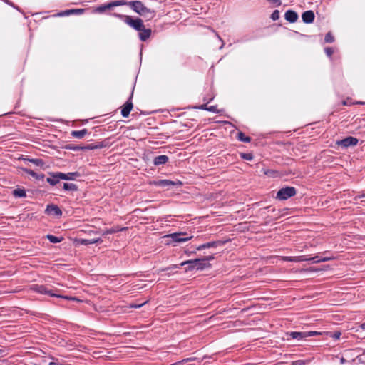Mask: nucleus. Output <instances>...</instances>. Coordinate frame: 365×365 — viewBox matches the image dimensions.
<instances>
[{
    "label": "nucleus",
    "mask_w": 365,
    "mask_h": 365,
    "mask_svg": "<svg viewBox=\"0 0 365 365\" xmlns=\"http://www.w3.org/2000/svg\"><path fill=\"white\" fill-rule=\"evenodd\" d=\"M202 259H205V262H208V261L212 260L214 259V256L213 255H210V256L205 257H203Z\"/></svg>",
    "instance_id": "c03bdc74"
},
{
    "label": "nucleus",
    "mask_w": 365,
    "mask_h": 365,
    "mask_svg": "<svg viewBox=\"0 0 365 365\" xmlns=\"http://www.w3.org/2000/svg\"><path fill=\"white\" fill-rule=\"evenodd\" d=\"M45 212L47 215H53L56 217H60L62 215V211L57 205H48L46 208Z\"/></svg>",
    "instance_id": "6e6552de"
},
{
    "label": "nucleus",
    "mask_w": 365,
    "mask_h": 365,
    "mask_svg": "<svg viewBox=\"0 0 365 365\" xmlns=\"http://www.w3.org/2000/svg\"><path fill=\"white\" fill-rule=\"evenodd\" d=\"M106 9V6L105 4H102L101 6H99L98 7L96 8V11L98 13H103L104 12Z\"/></svg>",
    "instance_id": "e433bc0d"
},
{
    "label": "nucleus",
    "mask_w": 365,
    "mask_h": 365,
    "mask_svg": "<svg viewBox=\"0 0 365 365\" xmlns=\"http://www.w3.org/2000/svg\"><path fill=\"white\" fill-rule=\"evenodd\" d=\"M305 334H307V337L313 336L315 335H318L319 333L317 331H305Z\"/></svg>",
    "instance_id": "ea45409f"
},
{
    "label": "nucleus",
    "mask_w": 365,
    "mask_h": 365,
    "mask_svg": "<svg viewBox=\"0 0 365 365\" xmlns=\"http://www.w3.org/2000/svg\"><path fill=\"white\" fill-rule=\"evenodd\" d=\"M343 104H344V105H346V101H344V102H343Z\"/></svg>",
    "instance_id": "5fc2aeb1"
},
{
    "label": "nucleus",
    "mask_w": 365,
    "mask_h": 365,
    "mask_svg": "<svg viewBox=\"0 0 365 365\" xmlns=\"http://www.w3.org/2000/svg\"><path fill=\"white\" fill-rule=\"evenodd\" d=\"M274 171L273 170H267V171L264 172V173L266 175H270L271 173H273Z\"/></svg>",
    "instance_id": "49530a36"
},
{
    "label": "nucleus",
    "mask_w": 365,
    "mask_h": 365,
    "mask_svg": "<svg viewBox=\"0 0 365 365\" xmlns=\"http://www.w3.org/2000/svg\"><path fill=\"white\" fill-rule=\"evenodd\" d=\"M340 335H341V334H340L339 332H338V333H335V334H334V338H335V339H339V336H340Z\"/></svg>",
    "instance_id": "de8ad7c7"
},
{
    "label": "nucleus",
    "mask_w": 365,
    "mask_h": 365,
    "mask_svg": "<svg viewBox=\"0 0 365 365\" xmlns=\"http://www.w3.org/2000/svg\"><path fill=\"white\" fill-rule=\"evenodd\" d=\"M46 238L52 243H58L61 242L62 237H58L52 235H47Z\"/></svg>",
    "instance_id": "c85d7f7f"
},
{
    "label": "nucleus",
    "mask_w": 365,
    "mask_h": 365,
    "mask_svg": "<svg viewBox=\"0 0 365 365\" xmlns=\"http://www.w3.org/2000/svg\"><path fill=\"white\" fill-rule=\"evenodd\" d=\"M334 41V37L331 32H328L324 37V42L331 43Z\"/></svg>",
    "instance_id": "7c9ffc66"
},
{
    "label": "nucleus",
    "mask_w": 365,
    "mask_h": 365,
    "mask_svg": "<svg viewBox=\"0 0 365 365\" xmlns=\"http://www.w3.org/2000/svg\"><path fill=\"white\" fill-rule=\"evenodd\" d=\"M105 6H106V9H110L115 7L114 1H111L108 4H106Z\"/></svg>",
    "instance_id": "a19ab883"
},
{
    "label": "nucleus",
    "mask_w": 365,
    "mask_h": 365,
    "mask_svg": "<svg viewBox=\"0 0 365 365\" xmlns=\"http://www.w3.org/2000/svg\"><path fill=\"white\" fill-rule=\"evenodd\" d=\"M24 160L31 162L38 167H43L45 164L44 161L40 158H24Z\"/></svg>",
    "instance_id": "4be33fe9"
},
{
    "label": "nucleus",
    "mask_w": 365,
    "mask_h": 365,
    "mask_svg": "<svg viewBox=\"0 0 365 365\" xmlns=\"http://www.w3.org/2000/svg\"><path fill=\"white\" fill-rule=\"evenodd\" d=\"M282 260L284 262H301L308 261V258L306 256H285L282 257Z\"/></svg>",
    "instance_id": "9d476101"
},
{
    "label": "nucleus",
    "mask_w": 365,
    "mask_h": 365,
    "mask_svg": "<svg viewBox=\"0 0 365 365\" xmlns=\"http://www.w3.org/2000/svg\"><path fill=\"white\" fill-rule=\"evenodd\" d=\"M237 139L240 141L244 142V143H249L251 140V138L250 137L245 136V134L243 133H242V132H240L237 134Z\"/></svg>",
    "instance_id": "cd10ccee"
},
{
    "label": "nucleus",
    "mask_w": 365,
    "mask_h": 365,
    "mask_svg": "<svg viewBox=\"0 0 365 365\" xmlns=\"http://www.w3.org/2000/svg\"><path fill=\"white\" fill-rule=\"evenodd\" d=\"M142 306V304H135V305H133L132 307H135V308H139Z\"/></svg>",
    "instance_id": "8fccbe9b"
},
{
    "label": "nucleus",
    "mask_w": 365,
    "mask_h": 365,
    "mask_svg": "<svg viewBox=\"0 0 365 365\" xmlns=\"http://www.w3.org/2000/svg\"><path fill=\"white\" fill-rule=\"evenodd\" d=\"M284 18L287 21L290 23H294L298 19V14L293 10H287L285 12Z\"/></svg>",
    "instance_id": "ddd939ff"
},
{
    "label": "nucleus",
    "mask_w": 365,
    "mask_h": 365,
    "mask_svg": "<svg viewBox=\"0 0 365 365\" xmlns=\"http://www.w3.org/2000/svg\"><path fill=\"white\" fill-rule=\"evenodd\" d=\"M31 290L41 294H46L53 297L63 298L69 300H76L75 297H70L67 296H63L55 293L52 289H49L46 286L41 284H32L30 288Z\"/></svg>",
    "instance_id": "20e7f679"
},
{
    "label": "nucleus",
    "mask_w": 365,
    "mask_h": 365,
    "mask_svg": "<svg viewBox=\"0 0 365 365\" xmlns=\"http://www.w3.org/2000/svg\"><path fill=\"white\" fill-rule=\"evenodd\" d=\"M356 103H357V104H360V105H364V104H365L364 102H357Z\"/></svg>",
    "instance_id": "603ef678"
},
{
    "label": "nucleus",
    "mask_w": 365,
    "mask_h": 365,
    "mask_svg": "<svg viewBox=\"0 0 365 365\" xmlns=\"http://www.w3.org/2000/svg\"><path fill=\"white\" fill-rule=\"evenodd\" d=\"M103 240L101 238H93V239H80L78 242L81 245H88L92 244L101 243Z\"/></svg>",
    "instance_id": "a211bd4d"
},
{
    "label": "nucleus",
    "mask_w": 365,
    "mask_h": 365,
    "mask_svg": "<svg viewBox=\"0 0 365 365\" xmlns=\"http://www.w3.org/2000/svg\"><path fill=\"white\" fill-rule=\"evenodd\" d=\"M132 95L129 98V99L126 101V103L123 105L121 109V115L124 118L128 117L131 110L133 109V105L131 101Z\"/></svg>",
    "instance_id": "1a4fd4ad"
},
{
    "label": "nucleus",
    "mask_w": 365,
    "mask_h": 365,
    "mask_svg": "<svg viewBox=\"0 0 365 365\" xmlns=\"http://www.w3.org/2000/svg\"><path fill=\"white\" fill-rule=\"evenodd\" d=\"M79 176H80V173L78 172H73V173H59L58 178H61V180H73Z\"/></svg>",
    "instance_id": "4468645a"
},
{
    "label": "nucleus",
    "mask_w": 365,
    "mask_h": 365,
    "mask_svg": "<svg viewBox=\"0 0 365 365\" xmlns=\"http://www.w3.org/2000/svg\"><path fill=\"white\" fill-rule=\"evenodd\" d=\"M63 189L65 190H69V191H76L77 190L78 187L76 185L72 182H64L63 183Z\"/></svg>",
    "instance_id": "a878e982"
},
{
    "label": "nucleus",
    "mask_w": 365,
    "mask_h": 365,
    "mask_svg": "<svg viewBox=\"0 0 365 365\" xmlns=\"http://www.w3.org/2000/svg\"><path fill=\"white\" fill-rule=\"evenodd\" d=\"M292 339H296L297 341H301L303 339L307 338V334H305V331H292L287 334Z\"/></svg>",
    "instance_id": "6ab92c4d"
},
{
    "label": "nucleus",
    "mask_w": 365,
    "mask_h": 365,
    "mask_svg": "<svg viewBox=\"0 0 365 365\" xmlns=\"http://www.w3.org/2000/svg\"><path fill=\"white\" fill-rule=\"evenodd\" d=\"M54 364H54V363H53V362H51V363L49 364V365H54Z\"/></svg>",
    "instance_id": "864d4df0"
},
{
    "label": "nucleus",
    "mask_w": 365,
    "mask_h": 365,
    "mask_svg": "<svg viewBox=\"0 0 365 365\" xmlns=\"http://www.w3.org/2000/svg\"><path fill=\"white\" fill-rule=\"evenodd\" d=\"M129 6L137 14L142 16L143 17L147 19H153L155 12L150 9L147 8L141 1H130Z\"/></svg>",
    "instance_id": "f03ea898"
},
{
    "label": "nucleus",
    "mask_w": 365,
    "mask_h": 365,
    "mask_svg": "<svg viewBox=\"0 0 365 365\" xmlns=\"http://www.w3.org/2000/svg\"><path fill=\"white\" fill-rule=\"evenodd\" d=\"M13 195L16 197H24L26 196V191L24 189H16L13 192Z\"/></svg>",
    "instance_id": "bb28decb"
},
{
    "label": "nucleus",
    "mask_w": 365,
    "mask_h": 365,
    "mask_svg": "<svg viewBox=\"0 0 365 365\" xmlns=\"http://www.w3.org/2000/svg\"><path fill=\"white\" fill-rule=\"evenodd\" d=\"M241 158L246 160H252L253 159V155L251 153H241Z\"/></svg>",
    "instance_id": "c9c22d12"
},
{
    "label": "nucleus",
    "mask_w": 365,
    "mask_h": 365,
    "mask_svg": "<svg viewBox=\"0 0 365 365\" xmlns=\"http://www.w3.org/2000/svg\"><path fill=\"white\" fill-rule=\"evenodd\" d=\"M224 242L222 241H212L205 244H202L197 247V250H202L207 248L216 247L220 245H223Z\"/></svg>",
    "instance_id": "dca6fc26"
},
{
    "label": "nucleus",
    "mask_w": 365,
    "mask_h": 365,
    "mask_svg": "<svg viewBox=\"0 0 365 365\" xmlns=\"http://www.w3.org/2000/svg\"><path fill=\"white\" fill-rule=\"evenodd\" d=\"M59 177V173H50V177L47 178L46 181L51 185H56L61 178Z\"/></svg>",
    "instance_id": "f3484780"
},
{
    "label": "nucleus",
    "mask_w": 365,
    "mask_h": 365,
    "mask_svg": "<svg viewBox=\"0 0 365 365\" xmlns=\"http://www.w3.org/2000/svg\"><path fill=\"white\" fill-rule=\"evenodd\" d=\"M324 52L326 53V55L329 58H331V56L332 54L334 53V50L333 48L331 47H326L324 48Z\"/></svg>",
    "instance_id": "2f4dec72"
},
{
    "label": "nucleus",
    "mask_w": 365,
    "mask_h": 365,
    "mask_svg": "<svg viewBox=\"0 0 365 365\" xmlns=\"http://www.w3.org/2000/svg\"><path fill=\"white\" fill-rule=\"evenodd\" d=\"M270 18L273 21H277L279 19V11L278 10H274L271 14Z\"/></svg>",
    "instance_id": "f704fd0d"
},
{
    "label": "nucleus",
    "mask_w": 365,
    "mask_h": 365,
    "mask_svg": "<svg viewBox=\"0 0 365 365\" xmlns=\"http://www.w3.org/2000/svg\"><path fill=\"white\" fill-rule=\"evenodd\" d=\"M207 110L210 111V112H212V113H218V110L217 109V106H208Z\"/></svg>",
    "instance_id": "58836bf2"
},
{
    "label": "nucleus",
    "mask_w": 365,
    "mask_h": 365,
    "mask_svg": "<svg viewBox=\"0 0 365 365\" xmlns=\"http://www.w3.org/2000/svg\"><path fill=\"white\" fill-rule=\"evenodd\" d=\"M67 148L69 150H74V151L84 150L83 147L79 146V145H70L68 146Z\"/></svg>",
    "instance_id": "473e14b6"
},
{
    "label": "nucleus",
    "mask_w": 365,
    "mask_h": 365,
    "mask_svg": "<svg viewBox=\"0 0 365 365\" xmlns=\"http://www.w3.org/2000/svg\"><path fill=\"white\" fill-rule=\"evenodd\" d=\"M168 161V157L165 155H161L155 157L153 160L155 165H161L165 164Z\"/></svg>",
    "instance_id": "aec40b11"
},
{
    "label": "nucleus",
    "mask_w": 365,
    "mask_h": 365,
    "mask_svg": "<svg viewBox=\"0 0 365 365\" xmlns=\"http://www.w3.org/2000/svg\"><path fill=\"white\" fill-rule=\"evenodd\" d=\"M207 108L208 106H207V104H203V105H201L199 108L201 109V110H207Z\"/></svg>",
    "instance_id": "a18cd8bd"
},
{
    "label": "nucleus",
    "mask_w": 365,
    "mask_h": 365,
    "mask_svg": "<svg viewBox=\"0 0 365 365\" xmlns=\"http://www.w3.org/2000/svg\"><path fill=\"white\" fill-rule=\"evenodd\" d=\"M113 16L117 17L123 20L126 24L132 27L136 31H140L143 29L144 24L141 19H133L132 16L128 15H123L117 13L111 14Z\"/></svg>",
    "instance_id": "7ed1b4c3"
},
{
    "label": "nucleus",
    "mask_w": 365,
    "mask_h": 365,
    "mask_svg": "<svg viewBox=\"0 0 365 365\" xmlns=\"http://www.w3.org/2000/svg\"><path fill=\"white\" fill-rule=\"evenodd\" d=\"M187 265L186 270L187 271H191L193 269L196 270H203L206 268L210 267V264L209 262H205V259H202V258L200 259H191L187 260L182 262L180 265H173L171 267H168L166 269H177L179 268L180 266H185Z\"/></svg>",
    "instance_id": "f257e3e1"
},
{
    "label": "nucleus",
    "mask_w": 365,
    "mask_h": 365,
    "mask_svg": "<svg viewBox=\"0 0 365 365\" xmlns=\"http://www.w3.org/2000/svg\"><path fill=\"white\" fill-rule=\"evenodd\" d=\"M125 229V227L120 228V229L118 228V227H113L110 229H107L102 232V235L106 236L107 235L113 234V233L118 232V231H122Z\"/></svg>",
    "instance_id": "393cba45"
},
{
    "label": "nucleus",
    "mask_w": 365,
    "mask_h": 365,
    "mask_svg": "<svg viewBox=\"0 0 365 365\" xmlns=\"http://www.w3.org/2000/svg\"><path fill=\"white\" fill-rule=\"evenodd\" d=\"M306 361L304 360H297L294 361H292L290 365H305Z\"/></svg>",
    "instance_id": "4c0bfd02"
},
{
    "label": "nucleus",
    "mask_w": 365,
    "mask_h": 365,
    "mask_svg": "<svg viewBox=\"0 0 365 365\" xmlns=\"http://www.w3.org/2000/svg\"><path fill=\"white\" fill-rule=\"evenodd\" d=\"M174 182L169 180H161L158 182V185L163 187H169L170 185H174Z\"/></svg>",
    "instance_id": "c756f323"
},
{
    "label": "nucleus",
    "mask_w": 365,
    "mask_h": 365,
    "mask_svg": "<svg viewBox=\"0 0 365 365\" xmlns=\"http://www.w3.org/2000/svg\"><path fill=\"white\" fill-rule=\"evenodd\" d=\"M296 195V189L294 187H285L279 190L276 198L279 200H286Z\"/></svg>",
    "instance_id": "423d86ee"
},
{
    "label": "nucleus",
    "mask_w": 365,
    "mask_h": 365,
    "mask_svg": "<svg viewBox=\"0 0 365 365\" xmlns=\"http://www.w3.org/2000/svg\"><path fill=\"white\" fill-rule=\"evenodd\" d=\"M360 328L362 329H365V322L361 324Z\"/></svg>",
    "instance_id": "09e8293b"
},
{
    "label": "nucleus",
    "mask_w": 365,
    "mask_h": 365,
    "mask_svg": "<svg viewBox=\"0 0 365 365\" xmlns=\"http://www.w3.org/2000/svg\"><path fill=\"white\" fill-rule=\"evenodd\" d=\"M331 258H322L318 255H316L313 257L308 258V261H312L314 263H319L330 261Z\"/></svg>",
    "instance_id": "b1692460"
},
{
    "label": "nucleus",
    "mask_w": 365,
    "mask_h": 365,
    "mask_svg": "<svg viewBox=\"0 0 365 365\" xmlns=\"http://www.w3.org/2000/svg\"><path fill=\"white\" fill-rule=\"evenodd\" d=\"M24 171L38 180L43 179L44 174H38L31 169L24 168Z\"/></svg>",
    "instance_id": "5701e85b"
},
{
    "label": "nucleus",
    "mask_w": 365,
    "mask_h": 365,
    "mask_svg": "<svg viewBox=\"0 0 365 365\" xmlns=\"http://www.w3.org/2000/svg\"><path fill=\"white\" fill-rule=\"evenodd\" d=\"M151 32H152V31L150 29H145V26H144L143 29L139 31V34H138L139 38L142 41H145L146 40H148L150 38V36L151 35Z\"/></svg>",
    "instance_id": "2eb2a0df"
},
{
    "label": "nucleus",
    "mask_w": 365,
    "mask_h": 365,
    "mask_svg": "<svg viewBox=\"0 0 365 365\" xmlns=\"http://www.w3.org/2000/svg\"><path fill=\"white\" fill-rule=\"evenodd\" d=\"M84 148V150H93V149H95V148H98V146H94V145H88Z\"/></svg>",
    "instance_id": "37998d69"
},
{
    "label": "nucleus",
    "mask_w": 365,
    "mask_h": 365,
    "mask_svg": "<svg viewBox=\"0 0 365 365\" xmlns=\"http://www.w3.org/2000/svg\"><path fill=\"white\" fill-rule=\"evenodd\" d=\"M128 3H130V1H123V0L114 1L115 6H123V5L129 6Z\"/></svg>",
    "instance_id": "72a5a7b5"
},
{
    "label": "nucleus",
    "mask_w": 365,
    "mask_h": 365,
    "mask_svg": "<svg viewBox=\"0 0 365 365\" xmlns=\"http://www.w3.org/2000/svg\"><path fill=\"white\" fill-rule=\"evenodd\" d=\"M88 133L87 129L84 128L81 130H73L71 135L76 138L81 139L83 138Z\"/></svg>",
    "instance_id": "412c9836"
},
{
    "label": "nucleus",
    "mask_w": 365,
    "mask_h": 365,
    "mask_svg": "<svg viewBox=\"0 0 365 365\" xmlns=\"http://www.w3.org/2000/svg\"><path fill=\"white\" fill-rule=\"evenodd\" d=\"M324 258H331V259H330V261H331V260H333V259H334V257H328V256H326V257H324Z\"/></svg>",
    "instance_id": "3c124183"
},
{
    "label": "nucleus",
    "mask_w": 365,
    "mask_h": 365,
    "mask_svg": "<svg viewBox=\"0 0 365 365\" xmlns=\"http://www.w3.org/2000/svg\"><path fill=\"white\" fill-rule=\"evenodd\" d=\"M165 238L170 239L172 242L175 243H182L187 242L192 238V235H188L186 232H174L171 234L166 235L165 236Z\"/></svg>",
    "instance_id": "39448f33"
},
{
    "label": "nucleus",
    "mask_w": 365,
    "mask_h": 365,
    "mask_svg": "<svg viewBox=\"0 0 365 365\" xmlns=\"http://www.w3.org/2000/svg\"><path fill=\"white\" fill-rule=\"evenodd\" d=\"M84 12V9H73L65 10L61 12H59L56 14L58 16H69L71 14H82Z\"/></svg>",
    "instance_id": "f8f14e48"
},
{
    "label": "nucleus",
    "mask_w": 365,
    "mask_h": 365,
    "mask_svg": "<svg viewBox=\"0 0 365 365\" xmlns=\"http://www.w3.org/2000/svg\"><path fill=\"white\" fill-rule=\"evenodd\" d=\"M269 3L276 4L277 6H280L282 4L281 0H268Z\"/></svg>",
    "instance_id": "79ce46f5"
},
{
    "label": "nucleus",
    "mask_w": 365,
    "mask_h": 365,
    "mask_svg": "<svg viewBox=\"0 0 365 365\" xmlns=\"http://www.w3.org/2000/svg\"><path fill=\"white\" fill-rule=\"evenodd\" d=\"M302 21L305 24H311L314 20V13L312 10H308L304 12H303L302 15Z\"/></svg>",
    "instance_id": "9b49d317"
},
{
    "label": "nucleus",
    "mask_w": 365,
    "mask_h": 365,
    "mask_svg": "<svg viewBox=\"0 0 365 365\" xmlns=\"http://www.w3.org/2000/svg\"><path fill=\"white\" fill-rule=\"evenodd\" d=\"M359 142V140L356 138L349 136L342 140H338L336 144L342 148H348L349 146L356 145Z\"/></svg>",
    "instance_id": "0eeeda50"
}]
</instances>
